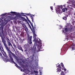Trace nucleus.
<instances>
[{
  "mask_svg": "<svg viewBox=\"0 0 75 75\" xmlns=\"http://www.w3.org/2000/svg\"><path fill=\"white\" fill-rule=\"evenodd\" d=\"M69 3V5L71 6H72L75 7V0H69L68 1Z\"/></svg>",
  "mask_w": 75,
  "mask_h": 75,
  "instance_id": "0eeeda50",
  "label": "nucleus"
},
{
  "mask_svg": "<svg viewBox=\"0 0 75 75\" xmlns=\"http://www.w3.org/2000/svg\"><path fill=\"white\" fill-rule=\"evenodd\" d=\"M21 20H23V21H27V20L25 19V18L24 17L21 16Z\"/></svg>",
  "mask_w": 75,
  "mask_h": 75,
  "instance_id": "ddd939ff",
  "label": "nucleus"
},
{
  "mask_svg": "<svg viewBox=\"0 0 75 75\" xmlns=\"http://www.w3.org/2000/svg\"><path fill=\"white\" fill-rule=\"evenodd\" d=\"M50 8H51V10H52V11H53L52 10H53V9H52V8H53L52 7V6H50Z\"/></svg>",
  "mask_w": 75,
  "mask_h": 75,
  "instance_id": "2f4dec72",
  "label": "nucleus"
},
{
  "mask_svg": "<svg viewBox=\"0 0 75 75\" xmlns=\"http://www.w3.org/2000/svg\"><path fill=\"white\" fill-rule=\"evenodd\" d=\"M25 17H26V18L27 20L28 19V17H27V16H25Z\"/></svg>",
  "mask_w": 75,
  "mask_h": 75,
  "instance_id": "473e14b6",
  "label": "nucleus"
},
{
  "mask_svg": "<svg viewBox=\"0 0 75 75\" xmlns=\"http://www.w3.org/2000/svg\"><path fill=\"white\" fill-rule=\"evenodd\" d=\"M30 69H28L29 70H28V72L30 74H34L35 75H39L38 74V71H36L37 69H35L34 67L33 66H29Z\"/></svg>",
  "mask_w": 75,
  "mask_h": 75,
  "instance_id": "20e7f679",
  "label": "nucleus"
},
{
  "mask_svg": "<svg viewBox=\"0 0 75 75\" xmlns=\"http://www.w3.org/2000/svg\"><path fill=\"white\" fill-rule=\"evenodd\" d=\"M59 27L60 28H61L62 27V26H60Z\"/></svg>",
  "mask_w": 75,
  "mask_h": 75,
  "instance_id": "f704fd0d",
  "label": "nucleus"
},
{
  "mask_svg": "<svg viewBox=\"0 0 75 75\" xmlns=\"http://www.w3.org/2000/svg\"><path fill=\"white\" fill-rule=\"evenodd\" d=\"M75 45H72L70 47V50H74L75 49Z\"/></svg>",
  "mask_w": 75,
  "mask_h": 75,
  "instance_id": "f8f14e48",
  "label": "nucleus"
},
{
  "mask_svg": "<svg viewBox=\"0 0 75 75\" xmlns=\"http://www.w3.org/2000/svg\"><path fill=\"white\" fill-rule=\"evenodd\" d=\"M60 65H61L62 66V68L64 67V64H63V63H61L60 64Z\"/></svg>",
  "mask_w": 75,
  "mask_h": 75,
  "instance_id": "b1692460",
  "label": "nucleus"
},
{
  "mask_svg": "<svg viewBox=\"0 0 75 75\" xmlns=\"http://www.w3.org/2000/svg\"><path fill=\"white\" fill-rule=\"evenodd\" d=\"M39 75H42V71L40 70H39Z\"/></svg>",
  "mask_w": 75,
  "mask_h": 75,
  "instance_id": "a211bd4d",
  "label": "nucleus"
},
{
  "mask_svg": "<svg viewBox=\"0 0 75 75\" xmlns=\"http://www.w3.org/2000/svg\"><path fill=\"white\" fill-rule=\"evenodd\" d=\"M62 70H63V69H64V71H67V69H65V67H62Z\"/></svg>",
  "mask_w": 75,
  "mask_h": 75,
  "instance_id": "4be33fe9",
  "label": "nucleus"
},
{
  "mask_svg": "<svg viewBox=\"0 0 75 75\" xmlns=\"http://www.w3.org/2000/svg\"><path fill=\"white\" fill-rule=\"evenodd\" d=\"M56 11H57L59 14H61L62 13V11L60 10V9H56Z\"/></svg>",
  "mask_w": 75,
  "mask_h": 75,
  "instance_id": "9b49d317",
  "label": "nucleus"
},
{
  "mask_svg": "<svg viewBox=\"0 0 75 75\" xmlns=\"http://www.w3.org/2000/svg\"><path fill=\"white\" fill-rule=\"evenodd\" d=\"M3 55L4 56V58L3 59L5 62H7V61H10V62H11V63H14L15 64V62H14V61H13V57H11V55H10V54H9V57L11 59L10 60H9L8 59V57L7 56V55H6V56L5 54H3Z\"/></svg>",
  "mask_w": 75,
  "mask_h": 75,
  "instance_id": "39448f33",
  "label": "nucleus"
},
{
  "mask_svg": "<svg viewBox=\"0 0 75 75\" xmlns=\"http://www.w3.org/2000/svg\"><path fill=\"white\" fill-rule=\"evenodd\" d=\"M67 72H69V70H67Z\"/></svg>",
  "mask_w": 75,
  "mask_h": 75,
  "instance_id": "ea45409f",
  "label": "nucleus"
},
{
  "mask_svg": "<svg viewBox=\"0 0 75 75\" xmlns=\"http://www.w3.org/2000/svg\"><path fill=\"white\" fill-rule=\"evenodd\" d=\"M67 7H68L69 8V5L67 6Z\"/></svg>",
  "mask_w": 75,
  "mask_h": 75,
  "instance_id": "58836bf2",
  "label": "nucleus"
},
{
  "mask_svg": "<svg viewBox=\"0 0 75 75\" xmlns=\"http://www.w3.org/2000/svg\"><path fill=\"white\" fill-rule=\"evenodd\" d=\"M65 10H67V8H63L62 9V11L63 12H65Z\"/></svg>",
  "mask_w": 75,
  "mask_h": 75,
  "instance_id": "6ab92c4d",
  "label": "nucleus"
},
{
  "mask_svg": "<svg viewBox=\"0 0 75 75\" xmlns=\"http://www.w3.org/2000/svg\"><path fill=\"white\" fill-rule=\"evenodd\" d=\"M12 14L16 16V15L18 14L19 13L11 11L10 13H5L2 14L0 16V25L1 26L0 29H1V28L2 31H3V27L5 25V21H6V20H7L6 19H7L6 18L4 17V16H5L6 15H12Z\"/></svg>",
  "mask_w": 75,
  "mask_h": 75,
  "instance_id": "f03ea898",
  "label": "nucleus"
},
{
  "mask_svg": "<svg viewBox=\"0 0 75 75\" xmlns=\"http://www.w3.org/2000/svg\"><path fill=\"white\" fill-rule=\"evenodd\" d=\"M33 17H34L35 16V15H32Z\"/></svg>",
  "mask_w": 75,
  "mask_h": 75,
  "instance_id": "72a5a7b5",
  "label": "nucleus"
},
{
  "mask_svg": "<svg viewBox=\"0 0 75 75\" xmlns=\"http://www.w3.org/2000/svg\"><path fill=\"white\" fill-rule=\"evenodd\" d=\"M61 67H59L57 68V72H61Z\"/></svg>",
  "mask_w": 75,
  "mask_h": 75,
  "instance_id": "9d476101",
  "label": "nucleus"
},
{
  "mask_svg": "<svg viewBox=\"0 0 75 75\" xmlns=\"http://www.w3.org/2000/svg\"><path fill=\"white\" fill-rule=\"evenodd\" d=\"M31 19L32 20V21L33 22V18H32V19Z\"/></svg>",
  "mask_w": 75,
  "mask_h": 75,
  "instance_id": "4c0bfd02",
  "label": "nucleus"
},
{
  "mask_svg": "<svg viewBox=\"0 0 75 75\" xmlns=\"http://www.w3.org/2000/svg\"><path fill=\"white\" fill-rule=\"evenodd\" d=\"M27 23L29 25V27L31 30L32 32H33V37L34 39L33 41L35 43L34 44V45L33 48V50H34V51H35V50H36V47L37 48V52L42 51V50H41V46H42V42L41 41V40L39 38H36V36H37V35L35 33V30H32L31 27V26H30V24H29V23H28V22H27Z\"/></svg>",
  "mask_w": 75,
  "mask_h": 75,
  "instance_id": "f257e3e1",
  "label": "nucleus"
},
{
  "mask_svg": "<svg viewBox=\"0 0 75 75\" xmlns=\"http://www.w3.org/2000/svg\"><path fill=\"white\" fill-rule=\"evenodd\" d=\"M63 20H67V17L65 16H64V17H63Z\"/></svg>",
  "mask_w": 75,
  "mask_h": 75,
  "instance_id": "a878e982",
  "label": "nucleus"
},
{
  "mask_svg": "<svg viewBox=\"0 0 75 75\" xmlns=\"http://www.w3.org/2000/svg\"><path fill=\"white\" fill-rule=\"evenodd\" d=\"M63 6L64 7H65V5H63Z\"/></svg>",
  "mask_w": 75,
  "mask_h": 75,
  "instance_id": "e433bc0d",
  "label": "nucleus"
},
{
  "mask_svg": "<svg viewBox=\"0 0 75 75\" xmlns=\"http://www.w3.org/2000/svg\"><path fill=\"white\" fill-rule=\"evenodd\" d=\"M63 8V6L62 5H61L60 6H58V8L59 9H62Z\"/></svg>",
  "mask_w": 75,
  "mask_h": 75,
  "instance_id": "dca6fc26",
  "label": "nucleus"
},
{
  "mask_svg": "<svg viewBox=\"0 0 75 75\" xmlns=\"http://www.w3.org/2000/svg\"><path fill=\"white\" fill-rule=\"evenodd\" d=\"M29 22L30 23V24H31L32 26H33V23H32L30 21H29Z\"/></svg>",
  "mask_w": 75,
  "mask_h": 75,
  "instance_id": "c85d7f7f",
  "label": "nucleus"
},
{
  "mask_svg": "<svg viewBox=\"0 0 75 75\" xmlns=\"http://www.w3.org/2000/svg\"><path fill=\"white\" fill-rule=\"evenodd\" d=\"M40 69V70H41V69H42V67H39L38 66H37L35 68V69Z\"/></svg>",
  "mask_w": 75,
  "mask_h": 75,
  "instance_id": "2eb2a0df",
  "label": "nucleus"
},
{
  "mask_svg": "<svg viewBox=\"0 0 75 75\" xmlns=\"http://www.w3.org/2000/svg\"><path fill=\"white\" fill-rule=\"evenodd\" d=\"M66 28L64 29H63V33H64V35H66L67 37V40H68L69 37H71L72 35H74V34H72L71 35H69L68 34L69 33H71L73 31V29H72V28L71 27V24L70 23H67V24L66 25Z\"/></svg>",
  "mask_w": 75,
  "mask_h": 75,
  "instance_id": "7ed1b4c3",
  "label": "nucleus"
},
{
  "mask_svg": "<svg viewBox=\"0 0 75 75\" xmlns=\"http://www.w3.org/2000/svg\"><path fill=\"white\" fill-rule=\"evenodd\" d=\"M0 42L1 41L0 40V50H1V51L3 55V54H4V53H3L4 52V54H5V56H6V52L5 51H4L3 49V48H2V47H1V42Z\"/></svg>",
  "mask_w": 75,
  "mask_h": 75,
  "instance_id": "6e6552de",
  "label": "nucleus"
},
{
  "mask_svg": "<svg viewBox=\"0 0 75 75\" xmlns=\"http://www.w3.org/2000/svg\"><path fill=\"white\" fill-rule=\"evenodd\" d=\"M0 56H1V55H2V54H1L0 53Z\"/></svg>",
  "mask_w": 75,
  "mask_h": 75,
  "instance_id": "c9c22d12",
  "label": "nucleus"
},
{
  "mask_svg": "<svg viewBox=\"0 0 75 75\" xmlns=\"http://www.w3.org/2000/svg\"><path fill=\"white\" fill-rule=\"evenodd\" d=\"M26 14H27V16H30V15L31 14H30V13H28V14L26 13Z\"/></svg>",
  "mask_w": 75,
  "mask_h": 75,
  "instance_id": "7c9ffc66",
  "label": "nucleus"
},
{
  "mask_svg": "<svg viewBox=\"0 0 75 75\" xmlns=\"http://www.w3.org/2000/svg\"><path fill=\"white\" fill-rule=\"evenodd\" d=\"M6 41L8 43H9L10 42H11V41L8 39V38H6Z\"/></svg>",
  "mask_w": 75,
  "mask_h": 75,
  "instance_id": "412c9836",
  "label": "nucleus"
},
{
  "mask_svg": "<svg viewBox=\"0 0 75 75\" xmlns=\"http://www.w3.org/2000/svg\"><path fill=\"white\" fill-rule=\"evenodd\" d=\"M29 16L30 17L31 19H33V15H30Z\"/></svg>",
  "mask_w": 75,
  "mask_h": 75,
  "instance_id": "cd10ccee",
  "label": "nucleus"
},
{
  "mask_svg": "<svg viewBox=\"0 0 75 75\" xmlns=\"http://www.w3.org/2000/svg\"><path fill=\"white\" fill-rule=\"evenodd\" d=\"M22 51H23V50H22Z\"/></svg>",
  "mask_w": 75,
  "mask_h": 75,
  "instance_id": "a19ab883",
  "label": "nucleus"
},
{
  "mask_svg": "<svg viewBox=\"0 0 75 75\" xmlns=\"http://www.w3.org/2000/svg\"><path fill=\"white\" fill-rule=\"evenodd\" d=\"M12 55H13V57H14L16 59V58H17V57H16V56H15V54H12Z\"/></svg>",
  "mask_w": 75,
  "mask_h": 75,
  "instance_id": "c756f323",
  "label": "nucleus"
},
{
  "mask_svg": "<svg viewBox=\"0 0 75 75\" xmlns=\"http://www.w3.org/2000/svg\"><path fill=\"white\" fill-rule=\"evenodd\" d=\"M59 75H65V73L63 71H62L61 72L60 74H59Z\"/></svg>",
  "mask_w": 75,
  "mask_h": 75,
  "instance_id": "aec40b11",
  "label": "nucleus"
},
{
  "mask_svg": "<svg viewBox=\"0 0 75 75\" xmlns=\"http://www.w3.org/2000/svg\"><path fill=\"white\" fill-rule=\"evenodd\" d=\"M29 38L30 39V41H29V43L30 44H32V40H31L32 39V36H30Z\"/></svg>",
  "mask_w": 75,
  "mask_h": 75,
  "instance_id": "4468645a",
  "label": "nucleus"
},
{
  "mask_svg": "<svg viewBox=\"0 0 75 75\" xmlns=\"http://www.w3.org/2000/svg\"><path fill=\"white\" fill-rule=\"evenodd\" d=\"M28 71H29V70L28 69H24L23 70V71L26 74V75H32V74H30L29 73H28Z\"/></svg>",
  "mask_w": 75,
  "mask_h": 75,
  "instance_id": "1a4fd4ad",
  "label": "nucleus"
},
{
  "mask_svg": "<svg viewBox=\"0 0 75 75\" xmlns=\"http://www.w3.org/2000/svg\"><path fill=\"white\" fill-rule=\"evenodd\" d=\"M2 42H3L4 46H5V48H6V50L8 51H9L10 50H9V49H8V47H7V45H6V41L5 40H4V39L3 38H2Z\"/></svg>",
  "mask_w": 75,
  "mask_h": 75,
  "instance_id": "423d86ee",
  "label": "nucleus"
},
{
  "mask_svg": "<svg viewBox=\"0 0 75 75\" xmlns=\"http://www.w3.org/2000/svg\"><path fill=\"white\" fill-rule=\"evenodd\" d=\"M8 46H10V45H11V46H12V45H11V42L8 43Z\"/></svg>",
  "mask_w": 75,
  "mask_h": 75,
  "instance_id": "bb28decb",
  "label": "nucleus"
},
{
  "mask_svg": "<svg viewBox=\"0 0 75 75\" xmlns=\"http://www.w3.org/2000/svg\"><path fill=\"white\" fill-rule=\"evenodd\" d=\"M15 66H16V67L18 68L19 69H21V71H23L22 70H21V67H18V65H17V64H16Z\"/></svg>",
  "mask_w": 75,
  "mask_h": 75,
  "instance_id": "f3484780",
  "label": "nucleus"
},
{
  "mask_svg": "<svg viewBox=\"0 0 75 75\" xmlns=\"http://www.w3.org/2000/svg\"><path fill=\"white\" fill-rule=\"evenodd\" d=\"M21 14H23L21 15V16H26L25 15V14H26V13H21Z\"/></svg>",
  "mask_w": 75,
  "mask_h": 75,
  "instance_id": "5701e85b",
  "label": "nucleus"
},
{
  "mask_svg": "<svg viewBox=\"0 0 75 75\" xmlns=\"http://www.w3.org/2000/svg\"><path fill=\"white\" fill-rule=\"evenodd\" d=\"M60 66V64H56V67H59Z\"/></svg>",
  "mask_w": 75,
  "mask_h": 75,
  "instance_id": "393cba45",
  "label": "nucleus"
}]
</instances>
